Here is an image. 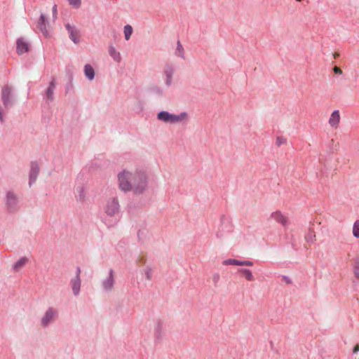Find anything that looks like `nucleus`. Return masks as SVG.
<instances>
[{
    "instance_id": "obj_1",
    "label": "nucleus",
    "mask_w": 359,
    "mask_h": 359,
    "mask_svg": "<svg viewBox=\"0 0 359 359\" xmlns=\"http://www.w3.org/2000/svg\"><path fill=\"white\" fill-rule=\"evenodd\" d=\"M149 173L142 168L124 169L117 175L118 186L121 191H132L135 195H142L149 187Z\"/></svg>"
},
{
    "instance_id": "obj_2",
    "label": "nucleus",
    "mask_w": 359,
    "mask_h": 359,
    "mask_svg": "<svg viewBox=\"0 0 359 359\" xmlns=\"http://www.w3.org/2000/svg\"><path fill=\"white\" fill-rule=\"evenodd\" d=\"M6 210L8 213H16L20 210V200L18 195L13 191H6L4 197Z\"/></svg>"
},
{
    "instance_id": "obj_3",
    "label": "nucleus",
    "mask_w": 359,
    "mask_h": 359,
    "mask_svg": "<svg viewBox=\"0 0 359 359\" xmlns=\"http://www.w3.org/2000/svg\"><path fill=\"white\" fill-rule=\"evenodd\" d=\"M59 316V311L54 307H49L40 318V326L46 329L57 320Z\"/></svg>"
},
{
    "instance_id": "obj_4",
    "label": "nucleus",
    "mask_w": 359,
    "mask_h": 359,
    "mask_svg": "<svg viewBox=\"0 0 359 359\" xmlns=\"http://www.w3.org/2000/svg\"><path fill=\"white\" fill-rule=\"evenodd\" d=\"M104 211L109 217H115L118 215L121 211V205L116 196L110 197L107 199Z\"/></svg>"
},
{
    "instance_id": "obj_5",
    "label": "nucleus",
    "mask_w": 359,
    "mask_h": 359,
    "mask_svg": "<svg viewBox=\"0 0 359 359\" xmlns=\"http://www.w3.org/2000/svg\"><path fill=\"white\" fill-rule=\"evenodd\" d=\"M4 108L7 110L14 104L15 100L13 93V88L9 86H5L1 89V95Z\"/></svg>"
},
{
    "instance_id": "obj_6",
    "label": "nucleus",
    "mask_w": 359,
    "mask_h": 359,
    "mask_svg": "<svg viewBox=\"0 0 359 359\" xmlns=\"http://www.w3.org/2000/svg\"><path fill=\"white\" fill-rule=\"evenodd\" d=\"M114 284V271L113 269H110L107 278L102 281V288L104 292H110L113 290Z\"/></svg>"
},
{
    "instance_id": "obj_7",
    "label": "nucleus",
    "mask_w": 359,
    "mask_h": 359,
    "mask_svg": "<svg viewBox=\"0 0 359 359\" xmlns=\"http://www.w3.org/2000/svg\"><path fill=\"white\" fill-rule=\"evenodd\" d=\"M56 80L55 78H52L50 82L44 93V100L47 102H53L54 100V90L56 88Z\"/></svg>"
},
{
    "instance_id": "obj_8",
    "label": "nucleus",
    "mask_w": 359,
    "mask_h": 359,
    "mask_svg": "<svg viewBox=\"0 0 359 359\" xmlns=\"http://www.w3.org/2000/svg\"><path fill=\"white\" fill-rule=\"evenodd\" d=\"M39 173V166L35 161L30 163V170L29 174V185L31 187L36 180Z\"/></svg>"
},
{
    "instance_id": "obj_9",
    "label": "nucleus",
    "mask_w": 359,
    "mask_h": 359,
    "mask_svg": "<svg viewBox=\"0 0 359 359\" xmlns=\"http://www.w3.org/2000/svg\"><path fill=\"white\" fill-rule=\"evenodd\" d=\"M65 27L67 30L69 36L71 39V40L74 43H78L79 42V31L78 30V29L75 26L72 25L69 23H67L65 25Z\"/></svg>"
},
{
    "instance_id": "obj_10",
    "label": "nucleus",
    "mask_w": 359,
    "mask_h": 359,
    "mask_svg": "<svg viewBox=\"0 0 359 359\" xmlns=\"http://www.w3.org/2000/svg\"><path fill=\"white\" fill-rule=\"evenodd\" d=\"M271 218L276 222L281 224L284 227H287L288 225L287 218L280 212L275 211L271 214Z\"/></svg>"
},
{
    "instance_id": "obj_11",
    "label": "nucleus",
    "mask_w": 359,
    "mask_h": 359,
    "mask_svg": "<svg viewBox=\"0 0 359 359\" xmlns=\"http://www.w3.org/2000/svg\"><path fill=\"white\" fill-rule=\"evenodd\" d=\"M29 50V44L25 39L20 38L17 41V53L18 55L27 53Z\"/></svg>"
},
{
    "instance_id": "obj_12",
    "label": "nucleus",
    "mask_w": 359,
    "mask_h": 359,
    "mask_svg": "<svg viewBox=\"0 0 359 359\" xmlns=\"http://www.w3.org/2000/svg\"><path fill=\"white\" fill-rule=\"evenodd\" d=\"M340 114L339 110H334L331 114L328 123L330 126L334 129H337L339 127V124L340 122Z\"/></svg>"
},
{
    "instance_id": "obj_13",
    "label": "nucleus",
    "mask_w": 359,
    "mask_h": 359,
    "mask_svg": "<svg viewBox=\"0 0 359 359\" xmlns=\"http://www.w3.org/2000/svg\"><path fill=\"white\" fill-rule=\"evenodd\" d=\"M47 25H48V22L45 15L41 14L38 22L37 27L46 37L48 36V32L46 27Z\"/></svg>"
},
{
    "instance_id": "obj_14",
    "label": "nucleus",
    "mask_w": 359,
    "mask_h": 359,
    "mask_svg": "<svg viewBox=\"0 0 359 359\" xmlns=\"http://www.w3.org/2000/svg\"><path fill=\"white\" fill-rule=\"evenodd\" d=\"M70 285L72 290L73 294L76 297L79 296L81 286V278H72L70 280Z\"/></svg>"
},
{
    "instance_id": "obj_15",
    "label": "nucleus",
    "mask_w": 359,
    "mask_h": 359,
    "mask_svg": "<svg viewBox=\"0 0 359 359\" xmlns=\"http://www.w3.org/2000/svg\"><path fill=\"white\" fill-rule=\"evenodd\" d=\"M188 118L189 115L185 111L181 112L179 114H172L171 124L187 122Z\"/></svg>"
},
{
    "instance_id": "obj_16",
    "label": "nucleus",
    "mask_w": 359,
    "mask_h": 359,
    "mask_svg": "<svg viewBox=\"0 0 359 359\" xmlns=\"http://www.w3.org/2000/svg\"><path fill=\"white\" fill-rule=\"evenodd\" d=\"M164 330V324L162 320H158L154 326V337L157 339H161Z\"/></svg>"
},
{
    "instance_id": "obj_17",
    "label": "nucleus",
    "mask_w": 359,
    "mask_h": 359,
    "mask_svg": "<svg viewBox=\"0 0 359 359\" xmlns=\"http://www.w3.org/2000/svg\"><path fill=\"white\" fill-rule=\"evenodd\" d=\"M174 73V69L171 66H168L165 69V83L166 86L170 87L172 85V75Z\"/></svg>"
},
{
    "instance_id": "obj_18",
    "label": "nucleus",
    "mask_w": 359,
    "mask_h": 359,
    "mask_svg": "<svg viewBox=\"0 0 359 359\" xmlns=\"http://www.w3.org/2000/svg\"><path fill=\"white\" fill-rule=\"evenodd\" d=\"M172 114L169 113L166 111H161L157 114L158 120L164 122L165 123L171 124Z\"/></svg>"
},
{
    "instance_id": "obj_19",
    "label": "nucleus",
    "mask_w": 359,
    "mask_h": 359,
    "mask_svg": "<svg viewBox=\"0 0 359 359\" xmlns=\"http://www.w3.org/2000/svg\"><path fill=\"white\" fill-rule=\"evenodd\" d=\"M108 52L109 55L114 59V60L116 62H120L121 60V54L118 52L115 47L112 45L109 46Z\"/></svg>"
},
{
    "instance_id": "obj_20",
    "label": "nucleus",
    "mask_w": 359,
    "mask_h": 359,
    "mask_svg": "<svg viewBox=\"0 0 359 359\" xmlns=\"http://www.w3.org/2000/svg\"><path fill=\"white\" fill-rule=\"evenodd\" d=\"M84 74L89 81H93L95 78V70L93 67L87 64L84 66Z\"/></svg>"
},
{
    "instance_id": "obj_21",
    "label": "nucleus",
    "mask_w": 359,
    "mask_h": 359,
    "mask_svg": "<svg viewBox=\"0 0 359 359\" xmlns=\"http://www.w3.org/2000/svg\"><path fill=\"white\" fill-rule=\"evenodd\" d=\"M28 262V259L25 257H21L13 265V269L14 271H18L22 269L25 264Z\"/></svg>"
},
{
    "instance_id": "obj_22",
    "label": "nucleus",
    "mask_w": 359,
    "mask_h": 359,
    "mask_svg": "<svg viewBox=\"0 0 359 359\" xmlns=\"http://www.w3.org/2000/svg\"><path fill=\"white\" fill-rule=\"evenodd\" d=\"M238 273L242 274L245 278L248 281H253L255 280L254 276L250 270L247 269H239Z\"/></svg>"
},
{
    "instance_id": "obj_23",
    "label": "nucleus",
    "mask_w": 359,
    "mask_h": 359,
    "mask_svg": "<svg viewBox=\"0 0 359 359\" xmlns=\"http://www.w3.org/2000/svg\"><path fill=\"white\" fill-rule=\"evenodd\" d=\"M175 55L183 60L185 59L184 50L180 41L177 42V47L175 51Z\"/></svg>"
},
{
    "instance_id": "obj_24",
    "label": "nucleus",
    "mask_w": 359,
    "mask_h": 359,
    "mask_svg": "<svg viewBox=\"0 0 359 359\" xmlns=\"http://www.w3.org/2000/svg\"><path fill=\"white\" fill-rule=\"evenodd\" d=\"M133 32V29L131 25H126L123 27L124 37L126 41L130 39V36Z\"/></svg>"
},
{
    "instance_id": "obj_25",
    "label": "nucleus",
    "mask_w": 359,
    "mask_h": 359,
    "mask_svg": "<svg viewBox=\"0 0 359 359\" xmlns=\"http://www.w3.org/2000/svg\"><path fill=\"white\" fill-rule=\"evenodd\" d=\"M353 236L356 238H359V219H357L353 223Z\"/></svg>"
},
{
    "instance_id": "obj_26",
    "label": "nucleus",
    "mask_w": 359,
    "mask_h": 359,
    "mask_svg": "<svg viewBox=\"0 0 359 359\" xmlns=\"http://www.w3.org/2000/svg\"><path fill=\"white\" fill-rule=\"evenodd\" d=\"M241 261L236 259H228L223 261V265H236L240 266Z\"/></svg>"
},
{
    "instance_id": "obj_27",
    "label": "nucleus",
    "mask_w": 359,
    "mask_h": 359,
    "mask_svg": "<svg viewBox=\"0 0 359 359\" xmlns=\"http://www.w3.org/2000/svg\"><path fill=\"white\" fill-rule=\"evenodd\" d=\"M144 275H145V277H146L147 280H150L151 279L152 274H153L152 269L151 267H149V266H147L144 269Z\"/></svg>"
},
{
    "instance_id": "obj_28",
    "label": "nucleus",
    "mask_w": 359,
    "mask_h": 359,
    "mask_svg": "<svg viewBox=\"0 0 359 359\" xmlns=\"http://www.w3.org/2000/svg\"><path fill=\"white\" fill-rule=\"evenodd\" d=\"M355 263L354 274L358 278H359V257H355Z\"/></svg>"
},
{
    "instance_id": "obj_29",
    "label": "nucleus",
    "mask_w": 359,
    "mask_h": 359,
    "mask_svg": "<svg viewBox=\"0 0 359 359\" xmlns=\"http://www.w3.org/2000/svg\"><path fill=\"white\" fill-rule=\"evenodd\" d=\"M69 4L75 8H79L81 4V0H68Z\"/></svg>"
},
{
    "instance_id": "obj_30",
    "label": "nucleus",
    "mask_w": 359,
    "mask_h": 359,
    "mask_svg": "<svg viewBox=\"0 0 359 359\" xmlns=\"http://www.w3.org/2000/svg\"><path fill=\"white\" fill-rule=\"evenodd\" d=\"M316 237V235L313 231L309 232L306 236L305 238L309 242H313L314 241V238Z\"/></svg>"
},
{
    "instance_id": "obj_31",
    "label": "nucleus",
    "mask_w": 359,
    "mask_h": 359,
    "mask_svg": "<svg viewBox=\"0 0 359 359\" xmlns=\"http://www.w3.org/2000/svg\"><path fill=\"white\" fill-rule=\"evenodd\" d=\"M85 199V194H84V190L83 188H81L80 189V191H79V194L78 196V200L79 201H83Z\"/></svg>"
},
{
    "instance_id": "obj_32",
    "label": "nucleus",
    "mask_w": 359,
    "mask_h": 359,
    "mask_svg": "<svg viewBox=\"0 0 359 359\" xmlns=\"http://www.w3.org/2000/svg\"><path fill=\"white\" fill-rule=\"evenodd\" d=\"M5 114V111L4 110V108L0 103V123H4V114Z\"/></svg>"
},
{
    "instance_id": "obj_33",
    "label": "nucleus",
    "mask_w": 359,
    "mask_h": 359,
    "mask_svg": "<svg viewBox=\"0 0 359 359\" xmlns=\"http://www.w3.org/2000/svg\"><path fill=\"white\" fill-rule=\"evenodd\" d=\"M52 11H53V20L55 21L57 19V10L56 4H55L53 6Z\"/></svg>"
},
{
    "instance_id": "obj_34",
    "label": "nucleus",
    "mask_w": 359,
    "mask_h": 359,
    "mask_svg": "<svg viewBox=\"0 0 359 359\" xmlns=\"http://www.w3.org/2000/svg\"><path fill=\"white\" fill-rule=\"evenodd\" d=\"M285 142H286L284 138H283V137H278L276 138V144L278 147L280 146L283 144H285Z\"/></svg>"
},
{
    "instance_id": "obj_35",
    "label": "nucleus",
    "mask_w": 359,
    "mask_h": 359,
    "mask_svg": "<svg viewBox=\"0 0 359 359\" xmlns=\"http://www.w3.org/2000/svg\"><path fill=\"white\" fill-rule=\"evenodd\" d=\"M253 265V262L251 261L245 260V261H241L240 266H251Z\"/></svg>"
},
{
    "instance_id": "obj_36",
    "label": "nucleus",
    "mask_w": 359,
    "mask_h": 359,
    "mask_svg": "<svg viewBox=\"0 0 359 359\" xmlns=\"http://www.w3.org/2000/svg\"><path fill=\"white\" fill-rule=\"evenodd\" d=\"M333 72H334L336 74H339V75L342 74V70H341L339 67H337V66H334V67H333Z\"/></svg>"
},
{
    "instance_id": "obj_37",
    "label": "nucleus",
    "mask_w": 359,
    "mask_h": 359,
    "mask_svg": "<svg viewBox=\"0 0 359 359\" xmlns=\"http://www.w3.org/2000/svg\"><path fill=\"white\" fill-rule=\"evenodd\" d=\"M358 351H359V344H356V345L354 346L353 349V353H358Z\"/></svg>"
},
{
    "instance_id": "obj_38",
    "label": "nucleus",
    "mask_w": 359,
    "mask_h": 359,
    "mask_svg": "<svg viewBox=\"0 0 359 359\" xmlns=\"http://www.w3.org/2000/svg\"><path fill=\"white\" fill-rule=\"evenodd\" d=\"M81 274V269L79 267H77L76 271V276L74 277L80 278Z\"/></svg>"
},
{
    "instance_id": "obj_39",
    "label": "nucleus",
    "mask_w": 359,
    "mask_h": 359,
    "mask_svg": "<svg viewBox=\"0 0 359 359\" xmlns=\"http://www.w3.org/2000/svg\"><path fill=\"white\" fill-rule=\"evenodd\" d=\"M283 279L285 280L287 284L291 283V280L288 277L283 276Z\"/></svg>"
},
{
    "instance_id": "obj_40",
    "label": "nucleus",
    "mask_w": 359,
    "mask_h": 359,
    "mask_svg": "<svg viewBox=\"0 0 359 359\" xmlns=\"http://www.w3.org/2000/svg\"><path fill=\"white\" fill-rule=\"evenodd\" d=\"M156 92L159 94H162L163 91L159 87H155Z\"/></svg>"
},
{
    "instance_id": "obj_41",
    "label": "nucleus",
    "mask_w": 359,
    "mask_h": 359,
    "mask_svg": "<svg viewBox=\"0 0 359 359\" xmlns=\"http://www.w3.org/2000/svg\"><path fill=\"white\" fill-rule=\"evenodd\" d=\"M213 278L215 280H217L219 278V275L218 274L215 275Z\"/></svg>"
},
{
    "instance_id": "obj_42",
    "label": "nucleus",
    "mask_w": 359,
    "mask_h": 359,
    "mask_svg": "<svg viewBox=\"0 0 359 359\" xmlns=\"http://www.w3.org/2000/svg\"><path fill=\"white\" fill-rule=\"evenodd\" d=\"M339 55L338 53H335V54H334V58H336V57H337Z\"/></svg>"
},
{
    "instance_id": "obj_43",
    "label": "nucleus",
    "mask_w": 359,
    "mask_h": 359,
    "mask_svg": "<svg viewBox=\"0 0 359 359\" xmlns=\"http://www.w3.org/2000/svg\"><path fill=\"white\" fill-rule=\"evenodd\" d=\"M297 1H302V0H297Z\"/></svg>"
}]
</instances>
